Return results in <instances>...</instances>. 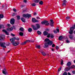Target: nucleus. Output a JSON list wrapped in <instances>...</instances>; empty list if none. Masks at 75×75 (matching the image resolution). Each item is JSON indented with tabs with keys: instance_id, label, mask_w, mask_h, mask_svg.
<instances>
[{
	"instance_id": "obj_61",
	"label": "nucleus",
	"mask_w": 75,
	"mask_h": 75,
	"mask_svg": "<svg viewBox=\"0 0 75 75\" xmlns=\"http://www.w3.org/2000/svg\"><path fill=\"white\" fill-rule=\"evenodd\" d=\"M10 52V50L8 51V52H7V53H9V52Z\"/></svg>"
},
{
	"instance_id": "obj_60",
	"label": "nucleus",
	"mask_w": 75,
	"mask_h": 75,
	"mask_svg": "<svg viewBox=\"0 0 75 75\" xmlns=\"http://www.w3.org/2000/svg\"><path fill=\"white\" fill-rule=\"evenodd\" d=\"M13 28L14 29H15V30H16V27H15V26H13Z\"/></svg>"
},
{
	"instance_id": "obj_19",
	"label": "nucleus",
	"mask_w": 75,
	"mask_h": 75,
	"mask_svg": "<svg viewBox=\"0 0 75 75\" xmlns=\"http://www.w3.org/2000/svg\"><path fill=\"white\" fill-rule=\"evenodd\" d=\"M63 39V37L62 36H60L59 38V40L60 41L62 39Z\"/></svg>"
},
{
	"instance_id": "obj_12",
	"label": "nucleus",
	"mask_w": 75,
	"mask_h": 75,
	"mask_svg": "<svg viewBox=\"0 0 75 75\" xmlns=\"http://www.w3.org/2000/svg\"><path fill=\"white\" fill-rule=\"evenodd\" d=\"M2 73L5 75H6V74H7V72L6 71V69H4L3 70Z\"/></svg>"
},
{
	"instance_id": "obj_56",
	"label": "nucleus",
	"mask_w": 75,
	"mask_h": 75,
	"mask_svg": "<svg viewBox=\"0 0 75 75\" xmlns=\"http://www.w3.org/2000/svg\"><path fill=\"white\" fill-rule=\"evenodd\" d=\"M37 19H40V18L39 17H38V16H37Z\"/></svg>"
},
{
	"instance_id": "obj_43",
	"label": "nucleus",
	"mask_w": 75,
	"mask_h": 75,
	"mask_svg": "<svg viewBox=\"0 0 75 75\" xmlns=\"http://www.w3.org/2000/svg\"><path fill=\"white\" fill-rule=\"evenodd\" d=\"M63 60H62V61L61 62V65H62V64H63Z\"/></svg>"
},
{
	"instance_id": "obj_64",
	"label": "nucleus",
	"mask_w": 75,
	"mask_h": 75,
	"mask_svg": "<svg viewBox=\"0 0 75 75\" xmlns=\"http://www.w3.org/2000/svg\"><path fill=\"white\" fill-rule=\"evenodd\" d=\"M4 7V6L3 5V6H2V8H3Z\"/></svg>"
},
{
	"instance_id": "obj_46",
	"label": "nucleus",
	"mask_w": 75,
	"mask_h": 75,
	"mask_svg": "<svg viewBox=\"0 0 75 75\" xmlns=\"http://www.w3.org/2000/svg\"><path fill=\"white\" fill-rule=\"evenodd\" d=\"M13 11L15 12H17V10H16V9H13Z\"/></svg>"
},
{
	"instance_id": "obj_54",
	"label": "nucleus",
	"mask_w": 75,
	"mask_h": 75,
	"mask_svg": "<svg viewBox=\"0 0 75 75\" xmlns=\"http://www.w3.org/2000/svg\"><path fill=\"white\" fill-rule=\"evenodd\" d=\"M66 42H67V43H69V40H67Z\"/></svg>"
},
{
	"instance_id": "obj_17",
	"label": "nucleus",
	"mask_w": 75,
	"mask_h": 75,
	"mask_svg": "<svg viewBox=\"0 0 75 75\" xmlns=\"http://www.w3.org/2000/svg\"><path fill=\"white\" fill-rule=\"evenodd\" d=\"M53 43V42H52V41L50 40L48 42V44H49V45H52Z\"/></svg>"
},
{
	"instance_id": "obj_63",
	"label": "nucleus",
	"mask_w": 75,
	"mask_h": 75,
	"mask_svg": "<svg viewBox=\"0 0 75 75\" xmlns=\"http://www.w3.org/2000/svg\"><path fill=\"white\" fill-rule=\"evenodd\" d=\"M49 29H46V31H49Z\"/></svg>"
},
{
	"instance_id": "obj_6",
	"label": "nucleus",
	"mask_w": 75,
	"mask_h": 75,
	"mask_svg": "<svg viewBox=\"0 0 75 75\" xmlns=\"http://www.w3.org/2000/svg\"><path fill=\"white\" fill-rule=\"evenodd\" d=\"M5 43L4 42H0V46L2 47H3V48H6V46H5Z\"/></svg>"
},
{
	"instance_id": "obj_48",
	"label": "nucleus",
	"mask_w": 75,
	"mask_h": 75,
	"mask_svg": "<svg viewBox=\"0 0 75 75\" xmlns=\"http://www.w3.org/2000/svg\"><path fill=\"white\" fill-rule=\"evenodd\" d=\"M55 45L54 44H53L52 45V47H55Z\"/></svg>"
},
{
	"instance_id": "obj_5",
	"label": "nucleus",
	"mask_w": 75,
	"mask_h": 75,
	"mask_svg": "<svg viewBox=\"0 0 75 75\" xmlns=\"http://www.w3.org/2000/svg\"><path fill=\"white\" fill-rule=\"evenodd\" d=\"M23 17H25V18H27V17H28V18H30V17H31V15L28 14H24L23 15Z\"/></svg>"
},
{
	"instance_id": "obj_11",
	"label": "nucleus",
	"mask_w": 75,
	"mask_h": 75,
	"mask_svg": "<svg viewBox=\"0 0 75 75\" xmlns=\"http://www.w3.org/2000/svg\"><path fill=\"white\" fill-rule=\"evenodd\" d=\"M50 25L51 27H54V22H53V20H50Z\"/></svg>"
},
{
	"instance_id": "obj_20",
	"label": "nucleus",
	"mask_w": 75,
	"mask_h": 75,
	"mask_svg": "<svg viewBox=\"0 0 75 75\" xmlns=\"http://www.w3.org/2000/svg\"><path fill=\"white\" fill-rule=\"evenodd\" d=\"M28 32L31 33V32H32V31H33V29H32V28H29L28 29Z\"/></svg>"
},
{
	"instance_id": "obj_51",
	"label": "nucleus",
	"mask_w": 75,
	"mask_h": 75,
	"mask_svg": "<svg viewBox=\"0 0 75 75\" xmlns=\"http://www.w3.org/2000/svg\"><path fill=\"white\" fill-rule=\"evenodd\" d=\"M16 13H13L12 14V16H16Z\"/></svg>"
},
{
	"instance_id": "obj_26",
	"label": "nucleus",
	"mask_w": 75,
	"mask_h": 75,
	"mask_svg": "<svg viewBox=\"0 0 75 75\" xmlns=\"http://www.w3.org/2000/svg\"><path fill=\"white\" fill-rule=\"evenodd\" d=\"M24 28L22 27L21 28L19 29V30L20 31H22V32L24 31Z\"/></svg>"
},
{
	"instance_id": "obj_58",
	"label": "nucleus",
	"mask_w": 75,
	"mask_h": 75,
	"mask_svg": "<svg viewBox=\"0 0 75 75\" xmlns=\"http://www.w3.org/2000/svg\"><path fill=\"white\" fill-rule=\"evenodd\" d=\"M52 51H54V49H53V48H52Z\"/></svg>"
},
{
	"instance_id": "obj_16",
	"label": "nucleus",
	"mask_w": 75,
	"mask_h": 75,
	"mask_svg": "<svg viewBox=\"0 0 75 75\" xmlns=\"http://www.w3.org/2000/svg\"><path fill=\"white\" fill-rule=\"evenodd\" d=\"M48 45H49V44H48V43L45 42V47H44V48H46V47H48Z\"/></svg>"
},
{
	"instance_id": "obj_59",
	"label": "nucleus",
	"mask_w": 75,
	"mask_h": 75,
	"mask_svg": "<svg viewBox=\"0 0 75 75\" xmlns=\"http://www.w3.org/2000/svg\"><path fill=\"white\" fill-rule=\"evenodd\" d=\"M8 27H10V24H8Z\"/></svg>"
},
{
	"instance_id": "obj_49",
	"label": "nucleus",
	"mask_w": 75,
	"mask_h": 75,
	"mask_svg": "<svg viewBox=\"0 0 75 75\" xmlns=\"http://www.w3.org/2000/svg\"><path fill=\"white\" fill-rule=\"evenodd\" d=\"M56 50H58V49H59V47H58L57 46H56Z\"/></svg>"
},
{
	"instance_id": "obj_57",
	"label": "nucleus",
	"mask_w": 75,
	"mask_h": 75,
	"mask_svg": "<svg viewBox=\"0 0 75 75\" xmlns=\"http://www.w3.org/2000/svg\"><path fill=\"white\" fill-rule=\"evenodd\" d=\"M72 73H73V74H75V71H72Z\"/></svg>"
},
{
	"instance_id": "obj_10",
	"label": "nucleus",
	"mask_w": 75,
	"mask_h": 75,
	"mask_svg": "<svg viewBox=\"0 0 75 75\" xmlns=\"http://www.w3.org/2000/svg\"><path fill=\"white\" fill-rule=\"evenodd\" d=\"M32 21L33 22V23H36L39 22V21L38 20H36L35 18H33L32 19Z\"/></svg>"
},
{
	"instance_id": "obj_18",
	"label": "nucleus",
	"mask_w": 75,
	"mask_h": 75,
	"mask_svg": "<svg viewBox=\"0 0 75 75\" xmlns=\"http://www.w3.org/2000/svg\"><path fill=\"white\" fill-rule=\"evenodd\" d=\"M50 40L49 39L47 38L45 39V41L46 42H48Z\"/></svg>"
},
{
	"instance_id": "obj_39",
	"label": "nucleus",
	"mask_w": 75,
	"mask_h": 75,
	"mask_svg": "<svg viewBox=\"0 0 75 75\" xmlns=\"http://www.w3.org/2000/svg\"><path fill=\"white\" fill-rule=\"evenodd\" d=\"M50 37H51V38H53L54 37V35L52 34H51Z\"/></svg>"
},
{
	"instance_id": "obj_55",
	"label": "nucleus",
	"mask_w": 75,
	"mask_h": 75,
	"mask_svg": "<svg viewBox=\"0 0 75 75\" xmlns=\"http://www.w3.org/2000/svg\"><path fill=\"white\" fill-rule=\"evenodd\" d=\"M36 14H37V13H34V16H36Z\"/></svg>"
},
{
	"instance_id": "obj_40",
	"label": "nucleus",
	"mask_w": 75,
	"mask_h": 75,
	"mask_svg": "<svg viewBox=\"0 0 75 75\" xmlns=\"http://www.w3.org/2000/svg\"><path fill=\"white\" fill-rule=\"evenodd\" d=\"M68 75V74L67 72H64L63 75Z\"/></svg>"
},
{
	"instance_id": "obj_45",
	"label": "nucleus",
	"mask_w": 75,
	"mask_h": 75,
	"mask_svg": "<svg viewBox=\"0 0 75 75\" xmlns=\"http://www.w3.org/2000/svg\"><path fill=\"white\" fill-rule=\"evenodd\" d=\"M71 68H74L75 69V66L74 65L72 66L71 67Z\"/></svg>"
},
{
	"instance_id": "obj_2",
	"label": "nucleus",
	"mask_w": 75,
	"mask_h": 75,
	"mask_svg": "<svg viewBox=\"0 0 75 75\" xmlns=\"http://www.w3.org/2000/svg\"><path fill=\"white\" fill-rule=\"evenodd\" d=\"M32 27L34 30H37L40 28V25L38 24H36V25H32Z\"/></svg>"
},
{
	"instance_id": "obj_35",
	"label": "nucleus",
	"mask_w": 75,
	"mask_h": 75,
	"mask_svg": "<svg viewBox=\"0 0 75 75\" xmlns=\"http://www.w3.org/2000/svg\"><path fill=\"white\" fill-rule=\"evenodd\" d=\"M69 38L71 39V40H72L73 39V36L72 35L69 36Z\"/></svg>"
},
{
	"instance_id": "obj_47",
	"label": "nucleus",
	"mask_w": 75,
	"mask_h": 75,
	"mask_svg": "<svg viewBox=\"0 0 75 75\" xmlns=\"http://www.w3.org/2000/svg\"><path fill=\"white\" fill-rule=\"evenodd\" d=\"M11 35H12V36H13V37H14V36H15V35L13 34V33H11Z\"/></svg>"
},
{
	"instance_id": "obj_34",
	"label": "nucleus",
	"mask_w": 75,
	"mask_h": 75,
	"mask_svg": "<svg viewBox=\"0 0 75 75\" xmlns=\"http://www.w3.org/2000/svg\"><path fill=\"white\" fill-rule=\"evenodd\" d=\"M50 35H51V34L50 33H48L47 35V38H50Z\"/></svg>"
},
{
	"instance_id": "obj_8",
	"label": "nucleus",
	"mask_w": 75,
	"mask_h": 75,
	"mask_svg": "<svg viewBox=\"0 0 75 75\" xmlns=\"http://www.w3.org/2000/svg\"><path fill=\"white\" fill-rule=\"evenodd\" d=\"M0 37L1 39L3 41H4V39H5V35H0Z\"/></svg>"
},
{
	"instance_id": "obj_15",
	"label": "nucleus",
	"mask_w": 75,
	"mask_h": 75,
	"mask_svg": "<svg viewBox=\"0 0 75 75\" xmlns=\"http://www.w3.org/2000/svg\"><path fill=\"white\" fill-rule=\"evenodd\" d=\"M3 32H4V33H5L6 35H9V34L8 33L7 31V30H2Z\"/></svg>"
},
{
	"instance_id": "obj_30",
	"label": "nucleus",
	"mask_w": 75,
	"mask_h": 75,
	"mask_svg": "<svg viewBox=\"0 0 75 75\" xmlns=\"http://www.w3.org/2000/svg\"><path fill=\"white\" fill-rule=\"evenodd\" d=\"M1 28H4V26L3 25H0V29Z\"/></svg>"
},
{
	"instance_id": "obj_9",
	"label": "nucleus",
	"mask_w": 75,
	"mask_h": 75,
	"mask_svg": "<svg viewBox=\"0 0 75 75\" xmlns=\"http://www.w3.org/2000/svg\"><path fill=\"white\" fill-rule=\"evenodd\" d=\"M30 42V40H27L25 41L24 42L22 43L21 44V45H25V44L26 43H27V42Z\"/></svg>"
},
{
	"instance_id": "obj_14",
	"label": "nucleus",
	"mask_w": 75,
	"mask_h": 75,
	"mask_svg": "<svg viewBox=\"0 0 75 75\" xmlns=\"http://www.w3.org/2000/svg\"><path fill=\"white\" fill-rule=\"evenodd\" d=\"M63 4H62V6H66V3H67V1H66V0H64L63 1Z\"/></svg>"
},
{
	"instance_id": "obj_38",
	"label": "nucleus",
	"mask_w": 75,
	"mask_h": 75,
	"mask_svg": "<svg viewBox=\"0 0 75 75\" xmlns=\"http://www.w3.org/2000/svg\"><path fill=\"white\" fill-rule=\"evenodd\" d=\"M31 5L32 6H36V4L34 3L31 4Z\"/></svg>"
},
{
	"instance_id": "obj_23",
	"label": "nucleus",
	"mask_w": 75,
	"mask_h": 75,
	"mask_svg": "<svg viewBox=\"0 0 75 75\" xmlns=\"http://www.w3.org/2000/svg\"><path fill=\"white\" fill-rule=\"evenodd\" d=\"M35 47L36 48H38V49H40V48H41V46L40 45H37L35 46Z\"/></svg>"
},
{
	"instance_id": "obj_29",
	"label": "nucleus",
	"mask_w": 75,
	"mask_h": 75,
	"mask_svg": "<svg viewBox=\"0 0 75 75\" xmlns=\"http://www.w3.org/2000/svg\"><path fill=\"white\" fill-rule=\"evenodd\" d=\"M4 17V16H3V14H1L0 15V18H3Z\"/></svg>"
},
{
	"instance_id": "obj_27",
	"label": "nucleus",
	"mask_w": 75,
	"mask_h": 75,
	"mask_svg": "<svg viewBox=\"0 0 75 75\" xmlns=\"http://www.w3.org/2000/svg\"><path fill=\"white\" fill-rule=\"evenodd\" d=\"M37 33H38V35H41V34H42V33H41V32L39 31H38L37 32Z\"/></svg>"
},
{
	"instance_id": "obj_25",
	"label": "nucleus",
	"mask_w": 75,
	"mask_h": 75,
	"mask_svg": "<svg viewBox=\"0 0 75 75\" xmlns=\"http://www.w3.org/2000/svg\"><path fill=\"white\" fill-rule=\"evenodd\" d=\"M41 53L44 56H45L46 55V54L44 52H42Z\"/></svg>"
},
{
	"instance_id": "obj_44",
	"label": "nucleus",
	"mask_w": 75,
	"mask_h": 75,
	"mask_svg": "<svg viewBox=\"0 0 75 75\" xmlns=\"http://www.w3.org/2000/svg\"><path fill=\"white\" fill-rule=\"evenodd\" d=\"M56 30L57 31V32L58 33H59V29L58 28H57L56 29Z\"/></svg>"
},
{
	"instance_id": "obj_36",
	"label": "nucleus",
	"mask_w": 75,
	"mask_h": 75,
	"mask_svg": "<svg viewBox=\"0 0 75 75\" xmlns=\"http://www.w3.org/2000/svg\"><path fill=\"white\" fill-rule=\"evenodd\" d=\"M17 18V20H20V16H16Z\"/></svg>"
},
{
	"instance_id": "obj_50",
	"label": "nucleus",
	"mask_w": 75,
	"mask_h": 75,
	"mask_svg": "<svg viewBox=\"0 0 75 75\" xmlns=\"http://www.w3.org/2000/svg\"><path fill=\"white\" fill-rule=\"evenodd\" d=\"M54 33H55V34H56V33H57V31H56V30H54Z\"/></svg>"
},
{
	"instance_id": "obj_24",
	"label": "nucleus",
	"mask_w": 75,
	"mask_h": 75,
	"mask_svg": "<svg viewBox=\"0 0 75 75\" xmlns=\"http://www.w3.org/2000/svg\"><path fill=\"white\" fill-rule=\"evenodd\" d=\"M71 65V63L69 62H68L67 64V66H70Z\"/></svg>"
},
{
	"instance_id": "obj_3",
	"label": "nucleus",
	"mask_w": 75,
	"mask_h": 75,
	"mask_svg": "<svg viewBox=\"0 0 75 75\" xmlns=\"http://www.w3.org/2000/svg\"><path fill=\"white\" fill-rule=\"evenodd\" d=\"M73 27H71L70 29V31L69 32V33L71 35H72V33H73V31H74V29H75V24L74 25V26H73Z\"/></svg>"
},
{
	"instance_id": "obj_37",
	"label": "nucleus",
	"mask_w": 75,
	"mask_h": 75,
	"mask_svg": "<svg viewBox=\"0 0 75 75\" xmlns=\"http://www.w3.org/2000/svg\"><path fill=\"white\" fill-rule=\"evenodd\" d=\"M66 20H69V19H70V17L67 16L66 17Z\"/></svg>"
},
{
	"instance_id": "obj_62",
	"label": "nucleus",
	"mask_w": 75,
	"mask_h": 75,
	"mask_svg": "<svg viewBox=\"0 0 75 75\" xmlns=\"http://www.w3.org/2000/svg\"><path fill=\"white\" fill-rule=\"evenodd\" d=\"M30 42H34V41H30Z\"/></svg>"
},
{
	"instance_id": "obj_41",
	"label": "nucleus",
	"mask_w": 75,
	"mask_h": 75,
	"mask_svg": "<svg viewBox=\"0 0 75 75\" xmlns=\"http://www.w3.org/2000/svg\"><path fill=\"white\" fill-rule=\"evenodd\" d=\"M61 69H62V68H61V67H60L58 69V72H59V71L61 70Z\"/></svg>"
},
{
	"instance_id": "obj_32",
	"label": "nucleus",
	"mask_w": 75,
	"mask_h": 75,
	"mask_svg": "<svg viewBox=\"0 0 75 75\" xmlns=\"http://www.w3.org/2000/svg\"><path fill=\"white\" fill-rule=\"evenodd\" d=\"M14 39H15V40H17V41H18L20 39V38H16V37H14Z\"/></svg>"
},
{
	"instance_id": "obj_42",
	"label": "nucleus",
	"mask_w": 75,
	"mask_h": 75,
	"mask_svg": "<svg viewBox=\"0 0 75 75\" xmlns=\"http://www.w3.org/2000/svg\"><path fill=\"white\" fill-rule=\"evenodd\" d=\"M65 71H69L67 67L65 69Z\"/></svg>"
},
{
	"instance_id": "obj_13",
	"label": "nucleus",
	"mask_w": 75,
	"mask_h": 75,
	"mask_svg": "<svg viewBox=\"0 0 75 75\" xmlns=\"http://www.w3.org/2000/svg\"><path fill=\"white\" fill-rule=\"evenodd\" d=\"M13 30V27L11 28H8L6 29V30H7L8 31H11Z\"/></svg>"
},
{
	"instance_id": "obj_52",
	"label": "nucleus",
	"mask_w": 75,
	"mask_h": 75,
	"mask_svg": "<svg viewBox=\"0 0 75 75\" xmlns=\"http://www.w3.org/2000/svg\"><path fill=\"white\" fill-rule=\"evenodd\" d=\"M67 68V69H69H69H71V67H69Z\"/></svg>"
},
{
	"instance_id": "obj_28",
	"label": "nucleus",
	"mask_w": 75,
	"mask_h": 75,
	"mask_svg": "<svg viewBox=\"0 0 75 75\" xmlns=\"http://www.w3.org/2000/svg\"><path fill=\"white\" fill-rule=\"evenodd\" d=\"M43 1H41L39 2V4H40V5H42L43 4Z\"/></svg>"
},
{
	"instance_id": "obj_31",
	"label": "nucleus",
	"mask_w": 75,
	"mask_h": 75,
	"mask_svg": "<svg viewBox=\"0 0 75 75\" xmlns=\"http://www.w3.org/2000/svg\"><path fill=\"white\" fill-rule=\"evenodd\" d=\"M19 35L21 36H23V35H24V34L23 33L21 32L19 33Z\"/></svg>"
},
{
	"instance_id": "obj_53",
	"label": "nucleus",
	"mask_w": 75,
	"mask_h": 75,
	"mask_svg": "<svg viewBox=\"0 0 75 75\" xmlns=\"http://www.w3.org/2000/svg\"><path fill=\"white\" fill-rule=\"evenodd\" d=\"M23 2H24V3H27V1L26 0H24Z\"/></svg>"
},
{
	"instance_id": "obj_22",
	"label": "nucleus",
	"mask_w": 75,
	"mask_h": 75,
	"mask_svg": "<svg viewBox=\"0 0 75 75\" xmlns=\"http://www.w3.org/2000/svg\"><path fill=\"white\" fill-rule=\"evenodd\" d=\"M47 34L48 32H47L45 31L43 32V35H47Z\"/></svg>"
},
{
	"instance_id": "obj_21",
	"label": "nucleus",
	"mask_w": 75,
	"mask_h": 75,
	"mask_svg": "<svg viewBox=\"0 0 75 75\" xmlns=\"http://www.w3.org/2000/svg\"><path fill=\"white\" fill-rule=\"evenodd\" d=\"M21 20L23 23H25V20L23 18H21Z\"/></svg>"
},
{
	"instance_id": "obj_1",
	"label": "nucleus",
	"mask_w": 75,
	"mask_h": 75,
	"mask_svg": "<svg viewBox=\"0 0 75 75\" xmlns=\"http://www.w3.org/2000/svg\"><path fill=\"white\" fill-rule=\"evenodd\" d=\"M10 40L13 43V45L14 46H16V45H18L19 44V42L18 41L15 42H14V41H15V39L14 38H12L10 39Z\"/></svg>"
},
{
	"instance_id": "obj_7",
	"label": "nucleus",
	"mask_w": 75,
	"mask_h": 75,
	"mask_svg": "<svg viewBox=\"0 0 75 75\" xmlns=\"http://www.w3.org/2000/svg\"><path fill=\"white\" fill-rule=\"evenodd\" d=\"M15 22V20L14 19L12 18L11 19L10 21V23L12 25H13L14 24V23Z\"/></svg>"
},
{
	"instance_id": "obj_33",
	"label": "nucleus",
	"mask_w": 75,
	"mask_h": 75,
	"mask_svg": "<svg viewBox=\"0 0 75 75\" xmlns=\"http://www.w3.org/2000/svg\"><path fill=\"white\" fill-rule=\"evenodd\" d=\"M34 3H38L39 2V0H35L34 1Z\"/></svg>"
},
{
	"instance_id": "obj_4",
	"label": "nucleus",
	"mask_w": 75,
	"mask_h": 75,
	"mask_svg": "<svg viewBox=\"0 0 75 75\" xmlns=\"http://www.w3.org/2000/svg\"><path fill=\"white\" fill-rule=\"evenodd\" d=\"M42 24H45V25L47 26L50 25V23H48V21H44L41 22Z\"/></svg>"
}]
</instances>
